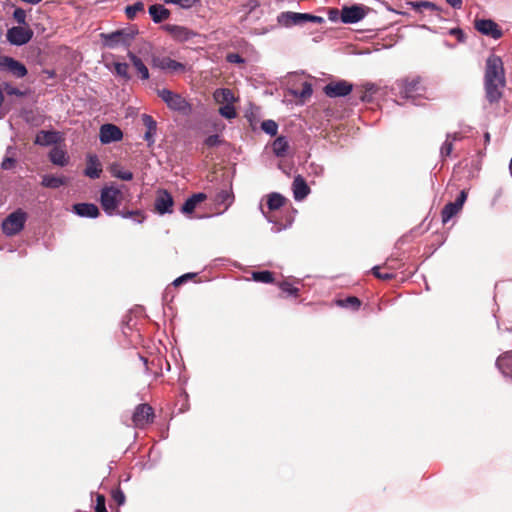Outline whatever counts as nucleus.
Listing matches in <instances>:
<instances>
[{
	"label": "nucleus",
	"instance_id": "38",
	"mask_svg": "<svg viewBox=\"0 0 512 512\" xmlns=\"http://www.w3.org/2000/svg\"><path fill=\"white\" fill-rule=\"evenodd\" d=\"M111 173L114 177H117L124 181H130L133 179V173L128 170H122L117 164L112 165Z\"/></svg>",
	"mask_w": 512,
	"mask_h": 512
},
{
	"label": "nucleus",
	"instance_id": "29",
	"mask_svg": "<svg viewBox=\"0 0 512 512\" xmlns=\"http://www.w3.org/2000/svg\"><path fill=\"white\" fill-rule=\"evenodd\" d=\"M272 149L277 157H284L287 155L289 149V142L285 136L277 137L272 143Z\"/></svg>",
	"mask_w": 512,
	"mask_h": 512
},
{
	"label": "nucleus",
	"instance_id": "61",
	"mask_svg": "<svg viewBox=\"0 0 512 512\" xmlns=\"http://www.w3.org/2000/svg\"><path fill=\"white\" fill-rule=\"evenodd\" d=\"M250 10H253L254 8L259 6V3L257 0H250L247 4Z\"/></svg>",
	"mask_w": 512,
	"mask_h": 512
},
{
	"label": "nucleus",
	"instance_id": "3",
	"mask_svg": "<svg viewBox=\"0 0 512 512\" xmlns=\"http://www.w3.org/2000/svg\"><path fill=\"white\" fill-rule=\"evenodd\" d=\"M123 200V193L114 186H105L101 190L100 203L108 215H113Z\"/></svg>",
	"mask_w": 512,
	"mask_h": 512
},
{
	"label": "nucleus",
	"instance_id": "17",
	"mask_svg": "<svg viewBox=\"0 0 512 512\" xmlns=\"http://www.w3.org/2000/svg\"><path fill=\"white\" fill-rule=\"evenodd\" d=\"M278 23L283 26L300 25L314 19V15L308 13L282 12L278 16Z\"/></svg>",
	"mask_w": 512,
	"mask_h": 512
},
{
	"label": "nucleus",
	"instance_id": "25",
	"mask_svg": "<svg viewBox=\"0 0 512 512\" xmlns=\"http://www.w3.org/2000/svg\"><path fill=\"white\" fill-rule=\"evenodd\" d=\"M142 122L147 129L144 135V139L148 142V145L150 146L151 144L154 143L153 137L156 134L157 124L153 117L148 114L142 115Z\"/></svg>",
	"mask_w": 512,
	"mask_h": 512
},
{
	"label": "nucleus",
	"instance_id": "27",
	"mask_svg": "<svg viewBox=\"0 0 512 512\" xmlns=\"http://www.w3.org/2000/svg\"><path fill=\"white\" fill-rule=\"evenodd\" d=\"M234 195L231 191L228 190H220L214 198V203L218 207H223L222 211L228 209V207L233 203Z\"/></svg>",
	"mask_w": 512,
	"mask_h": 512
},
{
	"label": "nucleus",
	"instance_id": "56",
	"mask_svg": "<svg viewBox=\"0 0 512 512\" xmlns=\"http://www.w3.org/2000/svg\"><path fill=\"white\" fill-rule=\"evenodd\" d=\"M95 512H108L105 506V497L101 494L96 497Z\"/></svg>",
	"mask_w": 512,
	"mask_h": 512
},
{
	"label": "nucleus",
	"instance_id": "51",
	"mask_svg": "<svg viewBox=\"0 0 512 512\" xmlns=\"http://www.w3.org/2000/svg\"><path fill=\"white\" fill-rule=\"evenodd\" d=\"M3 91H5L7 95H15L19 97L24 96V92L12 86L10 83L3 84Z\"/></svg>",
	"mask_w": 512,
	"mask_h": 512
},
{
	"label": "nucleus",
	"instance_id": "14",
	"mask_svg": "<svg viewBox=\"0 0 512 512\" xmlns=\"http://www.w3.org/2000/svg\"><path fill=\"white\" fill-rule=\"evenodd\" d=\"M368 10L362 5L345 6L341 10V21L346 24L359 22L366 16Z\"/></svg>",
	"mask_w": 512,
	"mask_h": 512
},
{
	"label": "nucleus",
	"instance_id": "32",
	"mask_svg": "<svg viewBox=\"0 0 512 512\" xmlns=\"http://www.w3.org/2000/svg\"><path fill=\"white\" fill-rule=\"evenodd\" d=\"M56 142V133L52 131H40L36 135L35 143L41 146H48Z\"/></svg>",
	"mask_w": 512,
	"mask_h": 512
},
{
	"label": "nucleus",
	"instance_id": "46",
	"mask_svg": "<svg viewBox=\"0 0 512 512\" xmlns=\"http://www.w3.org/2000/svg\"><path fill=\"white\" fill-rule=\"evenodd\" d=\"M313 93L312 85L309 82H304L302 84V89L299 92H295V95L301 99H307L311 97Z\"/></svg>",
	"mask_w": 512,
	"mask_h": 512
},
{
	"label": "nucleus",
	"instance_id": "21",
	"mask_svg": "<svg viewBox=\"0 0 512 512\" xmlns=\"http://www.w3.org/2000/svg\"><path fill=\"white\" fill-rule=\"evenodd\" d=\"M496 367L504 376L512 378V351L502 353L496 360Z\"/></svg>",
	"mask_w": 512,
	"mask_h": 512
},
{
	"label": "nucleus",
	"instance_id": "47",
	"mask_svg": "<svg viewBox=\"0 0 512 512\" xmlns=\"http://www.w3.org/2000/svg\"><path fill=\"white\" fill-rule=\"evenodd\" d=\"M219 113L221 116L227 118V119H232V118H235L236 117V111H235V108L230 105V104H226L222 107L219 108Z\"/></svg>",
	"mask_w": 512,
	"mask_h": 512
},
{
	"label": "nucleus",
	"instance_id": "1",
	"mask_svg": "<svg viewBox=\"0 0 512 512\" xmlns=\"http://www.w3.org/2000/svg\"><path fill=\"white\" fill-rule=\"evenodd\" d=\"M393 89L397 90L399 95L405 99H414L425 92L422 78L418 75H409L397 79Z\"/></svg>",
	"mask_w": 512,
	"mask_h": 512
},
{
	"label": "nucleus",
	"instance_id": "59",
	"mask_svg": "<svg viewBox=\"0 0 512 512\" xmlns=\"http://www.w3.org/2000/svg\"><path fill=\"white\" fill-rule=\"evenodd\" d=\"M446 139H450L451 142L454 143V141L461 140L462 139V135L459 132L448 133L446 135Z\"/></svg>",
	"mask_w": 512,
	"mask_h": 512
},
{
	"label": "nucleus",
	"instance_id": "26",
	"mask_svg": "<svg viewBox=\"0 0 512 512\" xmlns=\"http://www.w3.org/2000/svg\"><path fill=\"white\" fill-rule=\"evenodd\" d=\"M149 14L155 23H161L170 16V11L161 4H154L149 7Z\"/></svg>",
	"mask_w": 512,
	"mask_h": 512
},
{
	"label": "nucleus",
	"instance_id": "18",
	"mask_svg": "<svg viewBox=\"0 0 512 512\" xmlns=\"http://www.w3.org/2000/svg\"><path fill=\"white\" fill-rule=\"evenodd\" d=\"M100 141L103 144L120 141L123 138L121 129L114 124H104L100 128Z\"/></svg>",
	"mask_w": 512,
	"mask_h": 512
},
{
	"label": "nucleus",
	"instance_id": "55",
	"mask_svg": "<svg viewBox=\"0 0 512 512\" xmlns=\"http://www.w3.org/2000/svg\"><path fill=\"white\" fill-rule=\"evenodd\" d=\"M112 499L120 506L124 504L126 498L122 490L116 489L112 492Z\"/></svg>",
	"mask_w": 512,
	"mask_h": 512
},
{
	"label": "nucleus",
	"instance_id": "20",
	"mask_svg": "<svg viewBox=\"0 0 512 512\" xmlns=\"http://www.w3.org/2000/svg\"><path fill=\"white\" fill-rule=\"evenodd\" d=\"M294 198L297 201H301L308 196L310 188L306 183L305 179L301 175H297L292 183Z\"/></svg>",
	"mask_w": 512,
	"mask_h": 512
},
{
	"label": "nucleus",
	"instance_id": "41",
	"mask_svg": "<svg viewBox=\"0 0 512 512\" xmlns=\"http://www.w3.org/2000/svg\"><path fill=\"white\" fill-rule=\"evenodd\" d=\"M119 215H121L124 218H133L136 222L142 223L145 216L141 210H135V211H117Z\"/></svg>",
	"mask_w": 512,
	"mask_h": 512
},
{
	"label": "nucleus",
	"instance_id": "31",
	"mask_svg": "<svg viewBox=\"0 0 512 512\" xmlns=\"http://www.w3.org/2000/svg\"><path fill=\"white\" fill-rule=\"evenodd\" d=\"M128 57L132 62L133 66L135 67V69L137 70V72L140 74L141 78L143 80H147L149 78V71L146 65L143 63V61L132 52L128 53Z\"/></svg>",
	"mask_w": 512,
	"mask_h": 512
},
{
	"label": "nucleus",
	"instance_id": "39",
	"mask_svg": "<svg viewBox=\"0 0 512 512\" xmlns=\"http://www.w3.org/2000/svg\"><path fill=\"white\" fill-rule=\"evenodd\" d=\"M214 97L217 102H226L228 104L233 100V93L230 89H218L215 91Z\"/></svg>",
	"mask_w": 512,
	"mask_h": 512
},
{
	"label": "nucleus",
	"instance_id": "48",
	"mask_svg": "<svg viewBox=\"0 0 512 512\" xmlns=\"http://www.w3.org/2000/svg\"><path fill=\"white\" fill-rule=\"evenodd\" d=\"M166 4H176L181 8L189 9L193 7L199 0H164Z\"/></svg>",
	"mask_w": 512,
	"mask_h": 512
},
{
	"label": "nucleus",
	"instance_id": "62",
	"mask_svg": "<svg viewBox=\"0 0 512 512\" xmlns=\"http://www.w3.org/2000/svg\"><path fill=\"white\" fill-rule=\"evenodd\" d=\"M309 22L320 24V23L324 22V19L322 17L314 15V19H310Z\"/></svg>",
	"mask_w": 512,
	"mask_h": 512
},
{
	"label": "nucleus",
	"instance_id": "15",
	"mask_svg": "<svg viewBox=\"0 0 512 512\" xmlns=\"http://www.w3.org/2000/svg\"><path fill=\"white\" fill-rule=\"evenodd\" d=\"M0 67L4 68L16 78H23L28 73L23 63L9 56H0Z\"/></svg>",
	"mask_w": 512,
	"mask_h": 512
},
{
	"label": "nucleus",
	"instance_id": "22",
	"mask_svg": "<svg viewBox=\"0 0 512 512\" xmlns=\"http://www.w3.org/2000/svg\"><path fill=\"white\" fill-rule=\"evenodd\" d=\"M73 211L80 217L96 218L100 212L93 203H77L73 205Z\"/></svg>",
	"mask_w": 512,
	"mask_h": 512
},
{
	"label": "nucleus",
	"instance_id": "30",
	"mask_svg": "<svg viewBox=\"0 0 512 512\" xmlns=\"http://www.w3.org/2000/svg\"><path fill=\"white\" fill-rule=\"evenodd\" d=\"M50 161L58 166H65L68 163L66 152L60 147H53L49 153Z\"/></svg>",
	"mask_w": 512,
	"mask_h": 512
},
{
	"label": "nucleus",
	"instance_id": "4",
	"mask_svg": "<svg viewBox=\"0 0 512 512\" xmlns=\"http://www.w3.org/2000/svg\"><path fill=\"white\" fill-rule=\"evenodd\" d=\"M484 82H497L503 84L505 81V72L502 59L492 54L486 60Z\"/></svg>",
	"mask_w": 512,
	"mask_h": 512
},
{
	"label": "nucleus",
	"instance_id": "50",
	"mask_svg": "<svg viewBox=\"0 0 512 512\" xmlns=\"http://www.w3.org/2000/svg\"><path fill=\"white\" fill-rule=\"evenodd\" d=\"M13 18L18 24L25 25L26 24L25 10H23L22 8H16L13 12Z\"/></svg>",
	"mask_w": 512,
	"mask_h": 512
},
{
	"label": "nucleus",
	"instance_id": "45",
	"mask_svg": "<svg viewBox=\"0 0 512 512\" xmlns=\"http://www.w3.org/2000/svg\"><path fill=\"white\" fill-rule=\"evenodd\" d=\"M372 274L380 279V280H383V281H389V280H392L395 278V274L394 273H388V272H381L380 271V266H375L372 268L371 270Z\"/></svg>",
	"mask_w": 512,
	"mask_h": 512
},
{
	"label": "nucleus",
	"instance_id": "10",
	"mask_svg": "<svg viewBox=\"0 0 512 512\" xmlns=\"http://www.w3.org/2000/svg\"><path fill=\"white\" fill-rule=\"evenodd\" d=\"M467 197V191L462 190L454 202H449L443 207L441 211V218L444 224L447 223L451 218H453L462 210L463 205L467 200Z\"/></svg>",
	"mask_w": 512,
	"mask_h": 512
},
{
	"label": "nucleus",
	"instance_id": "9",
	"mask_svg": "<svg viewBox=\"0 0 512 512\" xmlns=\"http://www.w3.org/2000/svg\"><path fill=\"white\" fill-rule=\"evenodd\" d=\"M323 91L330 98H338L349 95L353 91V84L346 80L329 82Z\"/></svg>",
	"mask_w": 512,
	"mask_h": 512
},
{
	"label": "nucleus",
	"instance_id": "5",
	"mask_svg": "<svg viewBox=\"0 0 512 512\" xmlns=\"http://www.w3.org/2000/svg\"><path fill=\"white\" fill-rule=\"evenodd\" d=\"M26 220L27 213L22 209H17L9 214L2 222L3 233L7 236H14L20 233L24 228Z\"/></svg>",
	"mask_w": 512,
	"mask_h": 512
},
{
	"label": "nucleus",
	"instance_id": "13",
	"mask_svg": "<svg viewBox=\"0 0 512 512\" xmlns=\"http://www.w3.org/2000/svg\"><path fill=\"white\" fill-rule=\"evenodd\" d=\"M474 26L478 32L493 39L497 40L503 36L499 25L491 19H477L475 20Z\"/></svg>",
	"mask_w": 512,
	"mask_h": 512
},
{
	"label": "nucleus",
	"instance_id": "52",
	"mask_svg": "<svg viewBox=\"0 0 512 512\" xmlns=\"http://www.w3.org/2000/svg\"><path fill=\"white\" fill-rule=\"evenodd\" d=\"M221 143L222 140L217 134L208 136L204 141V144L209 148L219 146Z\"/></svg>",
	"mask_w": 512,
	"mask_h": 512
},
{
	"label": "nucleus",
	"instance_id": "44",
	"mask_svg": "<svg viewBox=\"0 0 512 512\" xmlns=\"http://www.w3.org/2000/svg\"><path fill=\"white\" fill-rule=\"evenodd\" d=\"M261 128L265 133L274 136L277 134L278 124L274 120L269 119L262 122Z\"/></svg>",
	"mask_w": 512,
	"mask_h": 512
},
{
	"label": "nucleus",
	"instance_id": "36",
	"mask_svg": "<svg viewBox=\"0 0 512 512\" xmlns=\"http://www.w3.org/2000/svg\"><path fill=\"white\" fill-rule=\"evenodd\" d=\"M285 203V198L279 193H272L268 196L267 206L271 211L280 209Z\"/></svg>",
	"mask_w": 512,
	"mask_h": 512
},
{
	"label": "nucleus",
	"instance_id": "43",
	"mask_svg": "<svg viewBox=\"0 0 512 512\" xmlns=\"http://www.w3.org/2000/svg\"><path fill=\"white\" fill-rule=\"evenodd\" d=\"M114 70L118 76L124 78L125 80H129L131 78V76L128 72L129 65L127 63H120V62L114 63Z\"/></svg>",
	"mask_w": 512,
	"mask_h": 512
},
{
	"label": "nucleus",
	"instance_id": "64",
	"mask_svg": "<svg viewBox=\"0 0 512 512\" xmlns=\"http://www.w3.org/2000/svg\"><path fill=\"white\" fill-rule=\"evenodd\" d=\"M509 169H510V173L512 174V157H511V160H510Z\"/></svg>",
	"mask_w": 512,
	"mask_h": 512
},
{
	"label": "nucleus",
	"instance_id": "34",
	"mask_svg": "<svg viewBox=\"0 0 512 512\" xmlns=\"http://www.w3.org/2000/svg\"><path fill=\"white\" fill-rule=\"evenodd\" d=\"M67 183V178L45 175L42 179V185L47 188L56 189Z\"/></svg>",
	"mask_w": 512,
	"mask_h": 512
},
{
	"label": "nucleus",
	"instance_id": "28",
	"mask_svg": "<svg viewBox=\"0 0 512 512\" xmlns=\"http://www.w3.org/2000/svg\"><path fill=\"white\" fill-rule=\"evenodd\" d=\"M377 91L373 83H366L356 90L355 96L362 102H371L372 95Z\"/></svg>",
	"mask_w": 512,
	"mask_h": 512
},
{
	"label": "nucleus",
	"instance_id": "23",
	"mask_svg": "<svg viewBox=\"0 0 512 512\" xmlns=\"http://www.w3.org/2000/svg\"><path fill=\"white\" fill-rule=\"evenodd\" d=\"M486 97L490 103L498 102L502 97V90L504 89L506 82L503 84L495 82H484Z\"/></svg>",
	"mask_w": 512,
	"mask_h": 512
},
{
	"label": "nucleus",
	"instance_id": "8",
	"mask_svg": "<svg viewBox=\"0 0 512 512\" xmlns=\"http://www.w3.org/2000/svg\"><path fill=\"white\" fill-rule=\"evenodd\" d=\"M151 65L153 68H158L168 73H183L186 70L183 63L173 60L167 56H153Z\"/></svg>",
	"mask_w": 512,
	"mask_h": 512
},
{
	"label": "nucleus",
	"instance_id": "40",
	"mask_svg": "<svg viewBox=\"0 0 512 512\" xmlns=\"http://www.w3.org/2000/svg\"><path fill=\"white\" fill-rule=\"evenodd\" d=\"M144 11V4L142 2H136L132 5H128L125 8V13L128 19L132 20L136 17L137 13Z\"/></svg>",
	"mask_w": 512,
	"mask_h": 512
},
{
	"label": "nucleus",
	"instance_id": "33",
	"mask_svg": "<svg viewBox=\"0 0 512 512\" xmlns=\"http://www.w3.org/2000/svg\"><path fill=\"white\" fill-rule=\"evenodd\" d=\"M336 305L343 308H349L353 311L359 310L361 300L356 296H348L345 299H337Z\"/></svg>",
	"mask_w": 512,
	"mask_h": 512
},
{
	"label": "nucleus",
	"instance_id": "63",
	"mask_svg": "<svg viewBox=\"0 0 512 512\" xmlns=\"http://www.w3.org/2000/svg\"><path fill=\"white\" fill-rule=\"evenodd\" d=\"M4 102L3 85L0 84V107Z\"/></svg>",
	"mask_w": 512,
	"mask_h": 512
},
{
	"label": "nucleus",
	"instance_id": "35",
	"mask_svg": "<svg viewBox=\"0 0 512 512\" xmlns=\"http://www.w3.org/2000/svg\"><path fill=\"white\" fill-rule=\"evenodd\" d=\"M412 8L415 11L422 12L423 10H430L433 12H437V15L440 16L442 9L438 7L436 4L429 1H416L411 3Z\"/></svg>",
	"mask_w": 512,
	"mask_h": 512
},
{
	"label": "nucleus",
	"instance_id": "54",
	"mask_svg": "<svg viewBox=\"0 0 512 512\" xmlns=\"http://www.w3.org/2000/svg\"><path fill=\"white\" fill-rule=\"evenodd\" d=\"M16 165V159L13 156L5 157L1 163V168L3 170H11Z\"/></svg>",
	"mask_w": 512,
	"mask_h": 512
},
{
	"label": "nucleus",
	"instance_id": "16",
	"mask_svg": "<svg viewBox=\"0 0 512 512\" xmlns=\"http://www.w3.org/2000/svg\"><path fill=\"white\" fill-rule=\"evenodd\" d=\"M162 28L178 42H187L197 35L193 30L180 25L165 24Z\"/></svg>",
	"mask_w": 512,
	"mask_h": 512
},
{
	"label": "nucleus",
	"instance_id": "6",
	"mask_svg": "<svg viewBox=\"0 0 512 512\" xmlns=\"http://www.w3.org/2000/svg\"><path fill=\"white\" fill-rule=\"evenodd\" d=\"M154 417V410L149 404H139L132 415V422L136 428L143 429L154 421Z\"/></svg>",
	"mask_w": 512,
	"mask_h": 512
},
{
	"label": "nucleus",
	"instance_id": "12",
	"mask_svg": "<svg viewBox=\"0 0 512 512\" xmlns=\"http://www.w3.org/2000/svg\"><path fill=\"white\" fill-rule=\"evenodd\" d=\"M174 200L172 195L165 189H159L156 192V198L154 202L155 211L160 214L172 213L173 212Z\"/></svg>",
	"mask_w": 512,
	"mask_h": 512
},
{
	"label": "nucleus",
	"instance_id": "7",
	"mask_svg": "<svg viewBox=\"0 0 512 512\" xmlns=\"http://www.w3.org/2000/svg\"><path fill=\"white\" fill-rule=\"evenodd\" d=\"M137 33L138 30L134 28L117 30L105 36V44L110 48H113L119 44L128 46Z\"/></svg>",
	"mask_w": 512,
	"mask_h": 512
},
{
	"label": "nucleus",
	"instance_id": "60",
	"mask_svg": "<svg viewBox=\"0 0 512 512\" xmlns=\"http://www.w3.org/2000/svg\"><path fill=\"white\" fill-rule=\"evenodd\" d=\"M454 9H460L462 7V0H446Z\"/></svg>",
	"mask_w": 512,
	"mask_h": 512
},
{
	"label": "nucleus",
	"instance_id": "11",
	"mask_svg": "<svg viewBox=\"0 0 512 512\" xmlns=\"http://www.w3.org/2000/svg\"><path fill=\"white\" fill-rule=\"evenodd\" d=\"M7 40L17 46L28 43L33 37V31L28 27L15 26L7 31Z\"/></svg>",
	"mask_w": 512,
	"mask_h": 512
},
{
	"label": "nucleus",
	"instance_id": "37",
	"mask_svg": "<svg viewBox=\"0 0 512 512\" xmlns=\"http://www.w3.org/2000/svg\"><path fill=\"white\" fill-rule=\"evenodd\" d=\"M252 279L256 282L261 283H273L274 282V273L268 270L263 271H254L252 273Z\"/></svg>",
	"mask_w": 512,
	"mask_h": 512
},
{
	"label": "nucleus",
	"instance_id": "19",
	"mask_svg": "<svg viewBox=\"0 0 512 512\" xmlns=\"http://www.w3.org/2000/svg\"><path fill=\"white\" fill-rule=\"evenodd\" d=\"M103 171L102 164L95 154H88L86 158V168L84 175L91 179H98Z\"/></svg>",
	"mask_w": 512,
	"mask_h": 512
},
{
	"label": "nucleus",
	"instance_id": "57",
	"mask_svg": "<svg viewBox=\"0 0 512 512\" xmlns=\"http://www.w3.org/2000/svg\"><path fill=\"white\" fill-rule=\"evenodd\" d=\"M226 60L229 63H234V64H243L244 63V59L238 53L227 54Z\"/></svg>",
	"mask_w": 512,
	"mask_h": 512
},
{
	"label": "nucleus",
	"instance_id": "49",
	"mask_svg": "<svg viewBox=\"0 0 512 512\" xmlns=\"http://www.w3.org/2000/svg\"><path fill=\"white\" fill-rule=\"evenodd\" d=\"M454 149V145L450 139H446L440 148V155L442 158H446L451 155Z\"/></svg>",
	"mask_w": 512,
	"mask_h": 512
},
{
	"label": "nucleus",
	"instance_id": "2",
	"mask_svg": "<svg viewBox=\"0 0 512 512\" xmlns=\"http://www.w3.org/2000/svg\"><path fill=\"white\" fill-rule=\"evenodd\" d=\"M157 95L173 111L179 112L182 115H189L192 111L191 104L178 93L163 88L157 90Z\"/></svg>",
	"mask_w": 512,
	"mask_h": 512
},
{
	"label": "nucleus",
	"instance_id": "24",
	"mask_svg": "<svg viewBox=\"0 0 512 512\" xmlns=\"http://www.w3.org/2000/svg\"><path fill=\"white\" fill-rule=\"evenodd\" d=\"M207 199L205 193H195L189 197L182 205L181 212L184 214H191L194 212L197 205Z\"/></svg>",
	"mask_w": 512,
	"mask_h": 512
},
{
	"label": "nucleus",
	"instance_id": "58",
	"mask_svg": "<svg viewBox=\"0 0 512 512\" xmlns=\"http://www.w3.org/2000/svg\"><path fill=\"white\" fill-rule=\"evenodd\" d=\"M450 35L456 36L459 42L465 41V34L460 28H452L449 31Z\"/></svg>",
	"mask_w": 512,
	"mask_h": 512
},
{
	"label": "nucleus",
	"instance_id": "42",
	"mask_svg": "<svg viewBox=\"0 0 512 512\" xmlns=\"http://www.w3.org/2000/svg\"><path fill=\"white\" fill-rule=\"evenodd\" d=\"M279 288L283 293H286L288 296H299V289L294 287L291 283L287 281H282L278 284Z\"/></svg>",
	"mask_w": 512,
	"mask_h": 512
},
{
	"label": "nucleus",
	"instance_id": "53",
	"mask_svg": "<svg viewBox=\"0 0 512 512\" xmlns=\"http://www.w3.org/2000/svg\"><path fill=\"white\" fill-rule=\"evenodd\" d=\"M197 276L196 273H186L178 278H176L174 281H173V285L175 287H179L181 286L182 284H184L185 282H187L188 280H191L193 278H195Z\"/></svg>",
	"mask_w": 512,
	"mask_h": 512
}]
</instances>
